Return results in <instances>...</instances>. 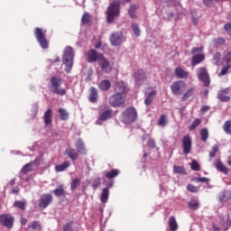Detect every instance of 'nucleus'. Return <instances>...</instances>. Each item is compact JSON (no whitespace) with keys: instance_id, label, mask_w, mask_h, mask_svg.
I'll list each match as a JSON object with an SVG mask.
<instances>
[{"instance_id":"f257e3e1","label":"nucleus","mask_w":231,"mask_h":231,"mask_svg":"<svg viewBox=\"0 0 231 231\" xmlns=\"http://www.w3.org/2000/svg\"><path fill=\"white\" fill-rule=\"evenodd\" d=\"M73 59H75V51L70 46H67L63 53V64H65V71L69 73L73 69Z\"/></svg>"},{"instance_id":"f03ea898","label":"nucleus","mask_w":231,"mask_h":231,"mask_svg":"<svg viewBox=\"0 0 231 231\" xmlns=\"http://www.w3.org/2000/svg\"><path fill=\"white\" fill-rule=\"evenodd\" d=\"M120 16V4L113 2L106 10V21L107 23H115Z\"/></svg>"},{"instance_id":"7ed1b4c3","label":"nucleus","mask_w":231,"mask_h":231,"mask_svg":"<svg viewBox=\"0 0 231 231\" xmlns=\"http://www.w3.org/2000/svg\"><path fill=\"white\" fill-rule=\"evenodd\" d=\"M171 91L175 97L183 95V92L187 89V83L183 80L174 81L171 85Z\"/></svg>"},{"instance_id":"20e7f679","label":"nucleus","mask_w":231,"mask_h":231,"mask_svg":"<svg viewBox=\"0 0 231 231\" xmlns=\"http://www.w3.org/2000/svg\"><path fill=\"white\" fill-rule=\"evenodd\" d=\"M192 53H197L194 54L191 60V66H193V68L195 66H198V64H201V62H203V60H205V54L203 53V48L202 47H195L192 49L191 51Z\"/></svg>"},{"instance_id":"39448f33","label":"nucleus","mask_w":231,"mask_h":231,"mask_svg":"<svg viewBox=\"0 0 231 231\" xmlns=\"http://www.w3.org/2000/svg\"><path fill=\"white\" fill-rule=\"evenodd\" d=\"M124 124H131L136 120V109L134 107L127 108L121 116Z\"/></svg>"},{"instance_id":"423d86ee","label":"nucleus","mask_w":231,"mask_h":231,"mask_svg":"<svg viewBox=\"0 0 231 231\" xmlns=\"http://www.w3.org/2000/svg\"><path fill=\"white\" fill-rule=\"evenodd\" d=\"M51 82L53 93H56V95H60V97H64V95H66V89L60 88V86L62 85V79L58 78H52Z\"/></svg>"},{"instance_id":"0eeeda50","label":"nucleus","mask_w":231,"mask_h":231,"mask_svg":"<svg viewBox=\"0 0 231 231\" xmlns=\"http://www.w3.org/2000/svg\"><path fill=\"white\" fill-rule=\"evenodd\" d=\"M124 102H125V98L124 97V95L118 92H116V94L110 97L109 98V104L113 107H118L122 106Z\"/></svg>"},{"instance_id":"6e6552de","label":"nucleus","mask_w":231,"mask_h":231,"mask_svg":"<svg viewBox=\"0 0 231 231\" xmlns=\"http://www.w3.org/2000/svg\"><path fill=\"white\" fill-rule=\"evenodd\" d=\"M156 95H158V91L155 89H152V88H148L144 90V104L145 106H151L152 104V101L156 97Z\"/></svg>"},{"instance_id":"1a4fd4ad","label":"nucleus","mask_w":231,"mask_h":231,"mask_svg":"<svg viewBox=\"0 0 231 231\" xmlns=\"http://www.w3.org/2000/svg\"><path fill=\"white\" fill-rule=\"evenodd\" d=\"M34 35H35L38 42L42 46V48L46 50V48H48V41L46 40V37L44 36L46 34L44 32H42V30L41 28L37 27L35 29Z\"/></svg>"},{"instance_id":"9d476101","label":"nucleus","mask_w":231,"mask_h":231,"mask_svg":"<svg viewBox=\"0 0 231 231\" xmlns=\"http://www.w3.org/2000/svg\"><path fill=\"white\" fill-rule=\"evenodd\" d=\"M198 79L203 82L204 86H210V78L208 77V72H207V69L199 68L197 70Z\"/></svg>"},{"instance_id":"9b49d317","label":"nucleus","mask_w":231,"mask_h":231,"mask_svg":"<svg viewBox=\"0 0 231 231\" xmlns=\"http://www.w3.org/2000/svg\"><path fill=\"white\" fill-rule=\"evenodd\" d=\"M124 41H125V39H124V33L121 32H114L110 36V42L112 46H120Z\"/></svg>"},{"instance_id":"f8f14e48","label":"nucleus","mask_w":231,"mask_h":231,"mask_svg":"<svg viewBox=\"0 0 231 231\" xmlns=\"http://www.w3.org/2000/svg\"><path fill=\"white\" fill-rule=\"evenodd\" d=\"M40 162L41 158H36L34 162L25 164L21 171V174H28V172L35 171Z\"/></svg>"},{"instance_id":"ddd939ff","label":"nucleus","mask_w":231,"mask_h":231,"mask_svg":"<svg viewBox=\"0 0 231 231\" xmlns=\"http://www.w3.org/2000/svg\"><path fill=\"white\" fill-rule=\"evenodd\" d=\"M101 55L102 53L97 52L95 50H90L86 53V59L90 64H93V62H98Z\"/></svg>"},{"instance_id":"4468645a","label":"nucleus","mask_w":231,"mask_h":231,"mask_svg":"<svg viewBox=\"0 0 231 231\" xmlns=\"http://www.w3.org/2000/svg\"><path fill=\"white\" fill-rule=\"evenodd\" d=\"M182 147L184 154H189L190 150L192 149V139H190L189 135H185L182 138Z\"/></svg>"},{"instance_id":"2eb2a0df","label":"nucleus","mask_w":231,"mask_h":231,"mask_svg":"<svg viewBox=\"0 0 231 231\" xmlns=\"http://www.w3.org/2000/svg\"><path fill=\"white\" fill-rule=\"evenodd\" d=\"M0 223L7 228H12L14 226V217L10 215H2L0 216Z\"/></svg>"},{"instance_id":"dca6fc26","label":"nucleus","mask_w":231,"mask_h":231,"mask_svg":"<svg viewBox=\"0 0 231 231\" xmlns=\"http://www.w3.org/2000/svg\"><path fill=\"white\" fill-rule=\"evenodd\" d=\"M134 79L135 80L136 86H142L143 82L147 79L145 72L142 69L137 70L134 74Z\"/></svg>"},{"instance_id":"f3484780","label":"nucleus","mask_w":231,"mask_h":231,"mask_svg":"<svg viewBox=\"0 0 231 231\" xmlns=\"http://www.w3.org/2000/svg\"><path fill=\"white\" fill-rule=\"evenodd\" d=\"M53 201V197L51 195L43 194L41 196L39 207L40 208H46L50 203Z\"/></svg>"},{"instance_id":"a211bd4d","label":"nucleus","mask_w":231,"mask_h":231,"mask_svg":"<svg viewBox=\"0 0 231 231\" xmlns=\"http://www.w3.org/2000/svg\"><path fill=\"white\" fill-rule=\"evenodd\" d=\"M115 91L116 93H120V95H125L129 93V88L124 83V81L116 82L115 85Z\"/></svg>"},{"instance_id":"6ab92c4d","label":"nucleus","mask_w":231,"mask_h":231,"mask_svg":"<svg viewBox=\"0 0 231 231\" xmlns=\"http://www.w3.org/2000/svg\"><path fill=\"white\" fill-rule=\"evenodd\" d=\"M113 116V110H106L102 112L97 120V125H102V122L109 120Z\"/></svg>"},{"instance_id":"aec40b11","label":"nucleus","mask_w":231,"mask_h":231,"mask_svg":"<svg viewBox=\"0 0 231 231\" xmlns=\"http://www.w3.org/2000/svg\"><path fill=\"white\" fill-rule=\"evenodd\" d=\"M76 149L79 154H87L88 151L86 150V144L82 139H78L76 142Z\"/></svg>"},{"instance_id":"412c9836","label":"nucleus","mask_w":231,"mask_h":231,"mask_svg":"<svg viewBox=\"0 0 231 231\" xmlns=\"http://www.w3.org/2000/svg\"><path fill=\"white\" fill-rule=\"evenodd\" d=\"M175 76L178 79H187L189 77V71L185 70L181 67H178L175 69Z\"/></svg>"},{"instance_id":"4be33fe9","label":"nucleus","mask_w":231,"mask_h":231,"mask_svg":"<svg viewBox=\"0 0 231 231\" xmlns=\"http://www.w3.org/2000/svg\"><path fill=\"white\" fill-rule=\"evenodd\" d=\"M43 120H44V124L45 125H50V124H51V122H53V114L51 111V108H49L44 116H43Z\"/></svg>"},{"instance_id":"5701e85b","label":"nucleus","mask_w":231,"mask_h":231,"mask_svg":"<svg viewBox=\"0 0 231 231\" xmlns=\"http://www.w3.org/2000/svg\"><path fill=\"white\" fill-rule=\"evenodd\" d=\"M101 69L103 71H106V69H109V61L106 60V57H104V54H101V57H99V60H97Z\"/></svg>"},{"instance_id":"b1692460","label":"nucleus","mask_w":231,"mask_h":231,"mask_svg":"<svg viewBox=\"0 0 231 231\" xmlns=\"http://www.w3.org/2000/svg\"><path fill=\"white\" fill-rule=\"evenodd\" d=\"M89 102L95 104L98 100V91L94 87L90 88Z\"/></svg>"},{"instance_id":"393cba45","label":"nucleus","mask_w":231,"mask_h":231,"mask_svg":"<svg viewBox=\"0 0 231 231\" xmlns=\"http://www.w3.org/2000/svg\"><path fill=\"white\" fill-rule=\"evenodd\" d=\"M80 227L79 225H75L73 222H69L64 225L63 231H79Z\"/></svg>"},{"instance_id":"a878e982","label":"nucleus","mask_w":231,"mask_h":231,"mask_svg":"<svg viewBox=\"0 0 231 231\" xmlns=\"http://www.w3.org/2000/svg\"><path fill=\"white\" fill-rule=\"evenodd\" d=\"M66 154H68L69 158H70V160H73V162L79 160V152H77V150L73 148H68L66 150Z\"/></svg>"},{"instance_id":"bb28decb","label":"nucleus","mask_w":231,"mask_h":231,"mask_svg":"<svg viewBox=\"0 0 231 231\" xmlns=\"http://www.w3.org/2000/svg\"><path fill=\"white\" fill-rule=\"evenodd\" d=\"M215 167L220 172H224V174H227L228 173V168H226V166H225V164H223V162H221L220 160H217V162H215Z\"/></svg>"},{"instance_id":"cd10ccee","label":"nucleus","mask_w":231,"mask_h":231,"mask_svg":"<svg viewBox=\"0 0 231 231\" xmlns=\"http://www.w3.org/2000/svg\"><path fill=\"white\" fill-rule=\"evenodd\" d=\"M228 91H230V89L226 88L218 93V98L221 100V102H228V100H230V97L226 96Z\"/></svg>"},{"instance_id":"c85d7f7f","label":"nucleus","mask_w":231,"mask_h":231,"mask_svg":"<svg viewBox=\"0 0 231 231\" xmlns=\"http://www.w3.org/2000/svg\"><path fill=\"white\" fill-rule=\"evenodd\" d=\"M70 163L68 161H65L62 164H58L55 166L56 172H62L69 167Z\"/></svg>"},{"instance_id":"c756f323","label":"nucleus","mask_w":231,"mask_h":231,"mask_svg":"<svg viewBox=\"0 0 231 231\" xmlns=\"http://www.w3.org/2000/svg\"><path fill=\"white\" fill-rule=\"evenodd\" d=\"M111 88V82L109 80L105 79L99 83V89L101 91H107Z\"/></svg>"},{"instance_id":"7c9ffc66","label":"nucleus","mask_w":231,"mask_h":231,"mask_svg":"<svg viewBox=\"0 0 231 231\" xmlns=\"http://www.w3.org/2000/svg\"><path fill=\"white\" fill-rule=\"evenodd\" d=\"M169 226H170L171 231L178 230V222H176V217H170V218H169Z\"/></svg>"},{"instance_id":"2f4dec72","label":"nucleus","mask_w":231,"mask_h":231,"mask_svg":"<svg viewBox=\"0 0 231 231\" xmlns=\"http://www.w3.org/2000/svg\"><path fill=\"white\" fill-rule=\"evenodd\" d=\"M108 198H109V189L104 188L101 193L100 199L103 203H107Z\"/></svg>"},{"instance_id":"473e14b6","label":"nucleus","mask_w":231,"mask_h":231,"mask_svg":"<svg viewBox=\"0 0 231 231\" xmlns=\"http://www.w3.org/2000/svg\"><path fill=\"white\" fill-rule=\"evenodd\" d=\"M60 113V118L61 120H68L69 118V114L68 113V111L64 108H60L59 110Z\"/></svg>"},{"instance_id":"72a5a7b5","label":"nucleus","mask_w":231,"mask_h":231,"mask_svg":"<svg viewBox=\"0 0 231 231\" xmlns=\"http://www.w3.org/2000/svg\"><path fill=\"white\" fill-rule=\"evenodd\" d=\"M92 16L89 13H85L81 18L82 24H89L91 23Z\"/></svg>"},{"instance_id":"f704fd0d","label":"nucleus","mask_w":231,"mask_h":231,"mask_svg":"<svg viewBox=\"0 0 231 231\" xmlns=\"http://www.w3.org/2000/svg\"><path fill=\"white\" fill-rule=\"evenodd\" d=\"M118 174H120L118 170H112L106 173V178H108V180H113V178H116Z\"/></svg>"},{"instance_id":"c9c22d12","label":"nucleus","mask_w":231,"mask_h":231,"mask_svg":"<svg viewBox=\"0 0 231 231\" xmlns=\"http://www.w3.org/2000/svg\"><path fill=\"white\" fill-rule=\"evenodd\" d=\"M189 207L192 210H198V208H199V202L198 201V199H191L189 202Z\"/></svg>"},{"instance_id":"e433bc0d","label":"nucleus","mask_w":231,"mask_h":231,"mask_svg":"<svg viewBox=\"0 0 231 231\" xmlns=\"http://www.w3.org/2000/svg\"><path fill=\"white\" fill-rule=\"evenodd\" d=\"M192 95H194V88L188 89L182 96L183 102H185V100H189Z\"/></svg>"},{"instance_id":"4c0bfd02","label":"nucleus","mask_w":231,"mask_h":231,"mask_svg":"<svg viewBox=\"0 0 231 231\" xmlns=\"http://www.w3.org/2000/svg\"><path fill=\"white\" fill-rule=\"evenodd\" d=\"M200 136H201L202 142H207V140H208V130L207 128L201 129Z\"/></svg>"},{"instance_id":"58836bf2","label":"nucleus","mask_w":231,"mask_h":231,"mask_svg":"<svg viewBox=\"0 0 231 231\" xmlns=\"http://www.w3.org/2000/svg\"><path fill=\"white\" fill-rule=\"evenodd\" d=\"M158 125L161 127H165L167 125V116L162 115L158 120Z\"/></svg>"},{"instance_id":"ea45409f","label":"nucleus","mask_w":231,"mask_h":231,"mask_svg":"<svg viewBox=\"0 0 231 231\" xmlns=\"http://www.w3.org/2000/svg\"><path fill=\"white\" fill-rule=\"evenodd\" d=\"M79 185H80V179H73L70 184L71 190H77Z\"/></svg>"},{"instance_id":"a19ab883","label":"nucleus","mask_w":231,"mask_h":231,"mask_svg":"<svg viewBox=\"0 0 231 231\" xmlns=\"http://www.w3.org/2000/svg\"><path fill=\"white\" fill-rule=\"evenodd\" d=\"M132 30L136 37H140L141 31H140V26H138V23H133Z\"/></svg>"},{"instance_id":"79ce46f5","label":"nucleus","mask_w":231,"mask_h":231,"mask_svg":"<svg viewBox=\"0 0 231 231\" xmlns=\"http://www.w3.org/2000/svg\"><path fill=\"white\" fill-rule=\"evenodd\" d=\"M173 172L176 174H185V168L182 166H173Z\"/></svg>"},{"instance_id":"37998d69","label":"nucleus","mask_w":231,"mask_h":231,"mask_svg":"<svg viewBox=\"0 0 231 231\" xmlns=\"http://www.w3.org/2000/svg\"><path fill=\"white\" fill-rule=\"evenodd\" d=\"M14 206L16 207L17 208H20V210H24L26 208V202L15 201Z\"/></svg>"},{"instance_id":"c03bdc74","label":"nucleus","mask_w":231,"mask_h":231,"mask_svg":"<svg viewBox=\"0 0 231 231\" xmlns=\"http://www.w3.org/2000/svg\"><path fill=\"white\" fill-rule=\"evenodd\" d=\"M190 167H191V171H198L201 170V167L199 166V163L196 160H193L191 162Z\"/></svg>"},{"instance_id":"a18cd8bd","label":"nucleus","mask_w":231,"mask_h":231,"mask_svg":"<svg viewBox=\"0 0 231 231\" xmlns=\"http://www.w3.org/2000/svg\"><path fill=\"white\" fill-rule=\"evenodd\" d=\"M201 124V119H195L191 125L189 127V131H194V129H196V127H198L199 125Z\"/></svg>"},{"instance_id":"49530a36","label":"nucleus","mask_w":231,"mask_h":231,"mask_svg":"<svg viewBox=\"0 0 231 231\" xmlns=\"http://www.w3.org/2000/svg\"><path fill=\"white\" fill-rule=\"evenodd\" d=\"M224 131L225 133H226L227 134H231V121H226L224 124Z\"/></svg>"},{"instance_id":"de8ad7c7","label":"nucleus","mask_w":231,"mask_h":231,"mask_svg":"<svg viewBox=\"0 0 231 231\" xmlns=\"http://www.w3.org/2000/svg\"><path fill=\"white\" fill-rule=\"evenodd\" d=\"M231 68V65L230 64H227L226 66H225L221 72L218 74L219 77H223V75H226V73H228V69H230Z\"/></svg>"},{"instance_id":"09e8293b","label":"nucleus","mask_w":231,"mask_h":231,"mask_svg":"<svg viewBox=\"0 0 231 231\" xmlns=\"http://www.w3.org/2000/svg\"><path fill=\"white\" fill-rule=\"evenodd\" d=\"M53 193L57 198H60V196H64V189L62 188H59L54 189Z\"/></svg>"},{"instance_id":"8fccbe9b","label":"nucleus","mask_w":231,"mask_h":231,"mask_svg":"<svg viewBox=\"0 0 231 231\" xmlns=\"http://www.w3.org/2000/svg\"><path fill=\"white\" fill-rule=\"evenodd\" d=\"M29 226L32 230H41V224H39V222H37V221L32 222Z\"/></svg>"},{"instance_id":"3c124183","label":"nucleus","mask_w":231,"mask_h":231,"mask_svg":"<svg viewBox=\"0 0 231 231\" xmlns=\"http://www.w3.org/2000/svg\"><path fill=\"white\" fill-rule=\"evenodd\" d=\"M216 3H219V0H204V5L206 6H212L213 5H216Z\"/></svg>"},{"instance_id":"603ef678","label":"nucleus","mask_w":231,"mask_h":231,"mask_svg":"<svg viewBox=\"0 0 231 231\" xmlns=\"http://www.w3.org/2000/svg\"><path fill=\"white\" fill-rule=\"evenodd\" d=\"M223 44H225V39L217 38V39L215 40V45L217 47L223 46Z\"/></svg>"},{"instance_id":"864d4df0","label":"nucleus","mask_w":231,"mask_h":231,"mask_svg":"<svg viewBox=\"0 0 231 231\" xmlns=\"http://www.w3.org/2000/svg\"><path fill=\"white\" fill-rule=\"evenodd\" d=\"M134 10H136V7L131 6L128 11V14L132 19H134L136 17V14H134Z\"/></svg>"},{"instance_id":"5fc2aeb1","label":"nucleus","mask_w":231,"mask_h":231,"mask_svg":"<svg viewBox=\"0 0 231 231\" xmlns=\"http://www.w3.org/2000/svg\"><path fill=\"white\" fill-rule=\"evenodd\" d=\"M187 189L189 190V192H198V190H199L198 187H195L192 184L188 185Z\"/></svg>"},{"instance_id":"6e6d98bb","label":"nucleus","mask_w":231,"mask_h":231,"mask_svg":"<svg viewBox=\"0 0 231 231\" xmlns=\"http://www.w3.org/2000/svg\"><path fill=\"white\" fill-rule=\"evenodd\" d=\"M217 145H214L213 147H212V151L210 152V153H209V157L210 158H214V156H216V152H217Z\"/></svg>"},{"instance_id":"4d7b16f0","label":"nucleus","mask_w":231,"mask_h":231,"mask_svg":"<svg viewBox=\"0 0 231 231\" xmlns=\"http://www.w3.org/2000/svg\"><path fill=\"white\" fill-rule=\"evenodd\" d=\"M219 59H221V53L217 52L214 54V60L216 61L217 66H219Z\"/></svg>"},{"instance_id":"13d9d810","label":"nucleus","mask_w":231,"mask_h":231,"mask_svg":"<svg viewBox=\"0 0 231 231\" xmlns=\"http://www.w3.org/2000/svg\"><path fill=\"white\" fill-rule=\"evenodd\" d=\"M224 28H225L226 32H227L228 35H230V37H231V22L226 23Z\"/></svg>"},{"instance_id":"bf43d9fd","label":"nucleus","mask_w":231,"mask_h":231,"mask_svg":"<svg viewBox=\"0 0 231 231\" xmlns=\"http://www.w3.org/2000/svg\"><path fill=\"white\" fill-rule=\"evenodd\" d=\"M98 185H100V178L96 179V181L92 184V187L95 190H97V189H98Z\"/></svg>"},{"instance_id":"052dcab7","label":"nucleus","mask_w":231,"mask_h":231,"mask_svg":"<svg viewBox=\"0 0 231 231\" xmlns=\"http://www.w3.org/2000/svg\"><path fill=\"white\" fill-rule=\"evenodd\" d=\"M197 181L199 183H205L206 181H209V180L208 178H205V177H200V178H197Z\"/></svg>"},{"instance_id":"680f3d73","label":"nucleus","mask_w":231,"mask_h":231,"mask_svg":"<svg viewBox=\"0 0 231 231\" xmlns=\"http://www.w3.org/2000/svg\"><path fill=\"white\" fill-rule=\"evenodd\" d=\"M224 60L226 62H231V51L225 56Z\"/></svg>"},{"instance_id":"e2e57ef3","label":"nucleus","mask_w":231,"mask_h":231,"mask_svg":"<svg viewBox=\"0 0 231 231\" xmlns=\"http://www.w3.org/2000/svg\"><path fill=\"white\" fill-rule=\"evenodd\" d=\"M208 109H210L209 106H204L200 108L201 113H207V111H208Z\"/></svg>"},{"instance_id":"0e129e2a","label":"nucleus","mask_w":231,"mask_h":231,"mask_svg":"<svg viewBox=\"0 0 231 231\" xmlns=\"http://www.w3.org/2000/svg\"><path fill=\"white\" fill-rule=\"evenodd\" d=\"M225 196H226V198L227 199H231V190H230V191H226V192L225 193Z\"/></svg>"},{"instance_id":"69168bd1","label":"nucleus","mask_w":231,"mask_h":231,"mask_svg":"<svg viewBox=\"0 0 231 231\" xmlns=\"http://www.w3.org/2000/svg\"><path fill=\"white\" fill-rule=\"evenodd\" d=\"M27 221H28V220H26L24 217H22V218L20 219L21 225H26Z\"/></svg>"},{"instance_id":"338daca9","label":"nucleus","mask_w":231,"mask_h":231,"mask_svg":"<svg viewBox=\"0 0 231 231\" xmlns=\"http://www.w3.org/2000/svg\"><path fill=\"white\" fill-rule=\"evenodd\" d=\"M149 143H150V147L154 148V141L153 140H150Z\"/></svg>"},{"instance_id":"774afa93","label":"nucleus","mask_w":231,"mask_h":231,"mask_svg":"<svg viewBox=\"0 0 231 231\" xmlns=\"http://www.w3.org/2000/svg\"><path fill=\"white\" fill-rule=\"evenodd\" d=\"M227 164L231 167V157L228 158Z\"/></svg>"}]
</instances>
